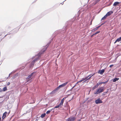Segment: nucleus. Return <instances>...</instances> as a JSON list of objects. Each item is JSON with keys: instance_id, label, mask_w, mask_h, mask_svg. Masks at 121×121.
<instances>
[{"instance_id": "obj_26", "label": "nucleus", "mask_w": 121, "mask_h": 121, "mask_svg": "<svg viewBox=\"0 0 121 121\" xmlns=\"http://www.w3.org/2000/svg\"><path fill=\"white\" fill-rule=\"evenodd\" d=\"M59 107H59V105H58L55 106L54 108H59Z\"/></svg>"}, {"instance_id": "obj_3", "label": "nucleus", "mask_w": 121, "mask_h": 121, "mask_svg": "<svg viewBox=\"0 0 121 121\" xmlns=\"http://www.w3.org/2000/svg\"><path fill=\"white\" fill-rule=\"evenodd\" d=\"M35 73L34 72L32 73L26 78V79L27 82L31 80L32 78L34 77V76H35V75L34 74Z\"/></svg>"}, {"instance_id": "obj_14", "label": "nucleus", "mask_w": 121, "mask_h": 121, "mask_svg": "<svg viewBox=\"0 0 121 121\" xmlns=\"http://www.w3.org/2000/svg\"><path fill=\"white\" fill-rule=\"evenodd\" d=\"M100 26H99L97 27H95V28L93 29H92V31H94L97 30L98 28H99Z\"/></svg>"}, {"instance_id": "obj_28", "label": "nucleus", "mask_w": 121, "mask_h": 121, "mask_svg": "<svg viewBox=\"0 0 121 121\" xmlns=\"http://www.w3.org/2000/svg\"><path fill=\"white\" fill-rule=\"evenodd\" d=\"M108 15L107 14H106L104 16V17H105L106 18L108 16Z\"/></svg>"}, {"instance_id": "obj_29", "label": "nucleus", "mask_w": 121, "mask_h": 121, "mask_svg": "<svg viewBox=\"0 0 121 121\" xmlns=\"http://www.w3.org/2000/svg\"><path fill=\"white\" fill-rule=\"evenodd\" d=\"M82 80H80L78 82H77V83H79V82H82Z\"/></svg>"}, {"instance_id": "obj_11", "label": "nucleus", "mask_w": 121, "mask_h": 121, "mask_svg": "<svg viewBox=\"0 0 121 121\" xmlns=\"http://www.w3.org/2000/svg\"><path fill=\"white\" fill-rule=\"evenodd\" d=\"M101 84V83L100 82H98L97 83L96 85L94 87V89H95L96 88H97Z\"/></svg>"}, {"instance_id": "obj_21", "label": "nucleus", "mask_w": 121, "mask_h": 121, "mask_svg": "<svg viewBox=\"0 0 121 121\" xmlns=\"http://www.w3.org/2000/svg\"><path fill=\"white\" fill-rule=\"evenodd\" d=\"M108 82V81H106L104 82H100L101 84H105L106 83H107Z\"/></svg>"}, {"instance_id": "obj_5", "label": "nucleus", "mask_w": 121, "mask_h": 121, "mask_svg": "<svg viewBox=\"0 0 121 121\" xmlns=\"http://www.w3.org/2000/svg\"><path fill=\"white\" fill-rule=\"evenodd\" d=\"M102 101L101 100L100 98L98 99L95 101V102L96 104H100L102 103Z\"/></svg>"}, {"instance_id": "obj_38", "label": "nucleus", "mask_w": 121, "mask_h": 121, "mask_svg": "<svg viewBox=\"0 0 121 121\" xmlns=\"http://www.w3.org/2000/svg\"><path fill=\"white\" fill-rule=\"evenodd\" d=\"M44 52V51H43V52Z\"/></svg>"}, {"instance_id": "obj_22", "label": "nucleus", "mask_w": 121, "mask_h": 121, "mask_svg": "<svg viewBox=\"0 0 121 121\" xmlns=\"http://www.w3.org/2000/svg\"><path fill=\"white\" fill-rule=\"evenodd\" d=\"M63 104L60 103L58 105H59V107H61L62 106H63Z\"/></svg>"}, {"instance_id": "obj_4", "label": "nucleus", "mask_w": 121, "mask_h": 121, "mask_svg": "<svg viewBox=\"0 0 121 121\" xmlns=\"http://www.w3.org/2000/svg\"><path fill=\"white\" fill-rule=\"evenodd\" d=\"M75 119V117H70L67 119L66 120V121H74Z\"/></svg>"}, {"instance_id": "obj_9", "label": "nucleus", "mask_w": 121, "mask_h": 121, "mask_svg": "<svg viewBox=\"0 0 121 121\" xmlns=\"http://www.w3.org/2000/svg\"><path fill=\"white\" fill-rule=\"evenodd\" d=\"M58 89H59L58 88H57V87L55 89L52 91L50 93V94H52L56 93Z\"/></svg>"}, {"instance_id": "obj_25", "label": "nucleus", "mask_w": 121, "mask_h": 121, "mask_svg": "<svg viewBox=\"0 0 121 121\" xmlns=\"http://www.w3.org/2000/svg\"><path fill=\"white\" fill-rule=\"evenodd\" d=\"M105 18H105V17H104V16L102 18H101V20H104V19H105Z\"/></svg>"}, {"instance_id": "obj_23", "label": "nucleus", "mask_w": 121, "mask_h": 121, "mask_svg": "<svg viewBox=\"0 0 121 121\" xmlns=\"http://www.w3.org/2000/svg\"><path fill=\"white\" fill-rule=\"evenodd\" d=\"M99 32H100V31H97L94 34V35H95V34H98L99 33Z\"/></svg>"}, {"instance_id": "obj_31", "label": "nucleus", "mask_w": 121, "mask_h": 121, "mask_svg": "<svg viewBox=\"0 0 121 121\" xmlns=\"http://www.w3.org/2000/svg\"><path fill=\"white\" fill-rule=\"evenodd\" d=\"M113 66V65H110V66L109 67L110 68H111L112 66Z\"/></svg>"}, {"instance_id": "obj_8", "label": "nucleus", "mask_w": 121, "mask_h": 121, "mask_svg": "<svg viewBox=\"0 0 121 121\" xmlns=\"http://www.w3.org/2000/svg\"><path fill=\"white\" fill-rule=\"evenodd\" d=\"M7 113V112H5L3 114L2 116V120L4 119L6 117V114Z\"/></svg>"}, {"instance_id": "obj_2", "label": "nucleus", "mask_w": 121, "mask_h": 121, "mask_svg": "<svg viewBox=\"0 0 121 121\" xmlns=\"http://www.w3.org/2000/svg\"><path fill=\"white\" fill-rule=\"evenodd\" d=\"M104 90V88L103 87H101L98 88L96 91L94 92L95 94H98L103 92Z\"/></svg>"}, {"instance_id": "obj_20", "label": "nucleus", "mask_w": 121, "mask_h": 121, "mask_svg": "<svg viewBox=\"0 0 121 121\" xmlns=\"http://www.w3.org/2000/svg\"><path fill=\"white\" fill-rule=\"evenodd\" d=\"M17 76V74H16L15 75L13 76L12 78L13 79H14L15 78H16Z\"/></svg>"}, {"instance_id": "obj_35", "label": "nucleus", "mask_w": 121, "mask_h": 121, "mask_svg": "<svg viewBox=\"0 0 121 121\" xmlns=\"http://www.w3.org/2000/svg\"><path fill=\"white\" fill-rule=\"evenodd\" d=\"M117 42H116V41H115L114 42V43H115Z\"/></svg>"}, {"instance_id": "obj_24", "label": "nucleus", "mask_w": 121, "mask_h": 121, "mask_svg": "<svg viewBox=\"0 0 121 121\" xmlns=\"http://www.w3.org/2000/svg\"><path fill=\"white\" fill-rule=\"evenodd\" d=\"M64 101L63 100L61 99V102H60V103L63 104V103L64 102Z\"/></svg>"}, {"instance_id": "obj_15", "label": "nucleus", "mask_w": 121, "mask_h": 121, "mask_svg": "<svg viewBox=\"0 0 121 121\" xmlns=\"http://www.w3.org/2000/svg\"><path fill=\"white\" fill-rule=\"evenodd\" d=\"M119 79V78H114L113 80V81L114 82H115L116 81L118 80Z\"/></svg>"}, {"instance_id": "obj_7", "label": "nucleus", "mask_w": 121, "mask_h": 121, "mask_svg": "<svg viewBox=\"0 0 121 121\" xmlns=\"http://www.w3.org/2000/svg\"><path fill=\"white\" fill-rule=\"evenodd\" d=\"M67 82H65L60 85H59L58 87H57V88L59 89L60 88L65 86L67 84Z\"/></svg>"}, {"instance_id": "obj_37", "label": "nucleus", "mask_w": 121, "mask_h": 121, "mask_svg": "<svg viewBox=\"0 0 121 121\" xmlns=\"http://www.w3.org/2000/svg\"><path fill=\"white\" fill-rule=\"evenodd\" d=\"M94 35V34L93 35L91 36H93Z\"/></svg>"}, {"instance_id": "obj_36", "label": "nucleus", "mask_w": 121, "mask_h": 121, "mask_svg": "<svg viewBox=\"0 0 121 121\" xmlns=\"http://www.w3.org/2000/svg\"><path fill=\"white\" fill-rule=\"evenodd\" d=\"M1 117H0V121H1Z\"/></svg>"}, {"instance_id": "obj_16", "label": "nucleus", "mask_w": 121, "mask_h": 121, "mask_svg": "<svg viewBox=\"0 0 121 121\" xmlns=\"http://www.w3.org/2000/svg\"><path fill=\"white\" fill-rule=\"evenodd\" d=\"M121 41V37L117 39L116 40V42H119Z\"/></svg>"}, {"instance_id": "obj_19", "label": "nucleus", "mask_w": 121, "mask_h": 121, "mask_svg": "<svg viewBox=\"0 0 121 121\" xmlns=\"http://www.w3.org/2000/svg\"><path fill=\"white\" fill-rule=\"evenodd\" d=\"M52 109H50V110H48L47 111V112H46V114H48L49 113H50V112L52 111Z\"/></svg>"}, {"instance_id": "obj_30", "label": "nucleus", "mask_w": 121, "mask_h": 121, "mask_svg": "<svg viewBox=\"0 0 121 121\" xmlns=\"http://www.w3.org/2000/svg\"><path fill=\"white\" fill-rule=\"evenodd\" d=\"M3 91L2 90L1 88H0V92H1Z\"/></svg>"}, {"instance_id": "obj_13", "label": "nucleus", "mask_w": 121, "mask_h": 121, "mask_svg": "<svg viewBox=\"0 0 121 121\" xmlns=\"http://www.w3.org/2000/svg\"><path fill=\"white\" fill-rule=\"evenodd\" d=\"M113 13V12L111 11L108 12L107 14L108 15V16L110 15Z\"/></svg>"}, {"instance_id": "obj_1", "label": "nucleus", "mask_w": 121, "mask_h": 121, "mask_svg": "<svg viewBox=\"0 0 121 121\" xmlns=\"http://www.w3.org/2000/svg\"><path fill=\"white\" fill-rule=\"evenodd\" d=\"M42 53V52H39L38 55V56L37 57L32 61L30 65V68H31L33 67L34 64L35 63V61H37L38 59H39L40 55Z\"/></svg>"}, {"instance_id": "obj_10", "label": "nucleus", "mask_w": 121, "mask_h": 121, "mask_svg": "<svg viewBox=\"0 0 121 121\" xmlns=\"http://www.w3.org/2000/svg\"><path fill=\"white\" fill-rule=\"evenodd\" d=\"M104 70L103 69L101 70H99L98 72V73H100L101 74H102L104 72Z\"/></svg>"}, {"instance_id": "obj_18", "label": "nucleus", "mask_w": 121, "mask_h": 121, "mask_svg": "<svg viewBox=\"0 0 121 121\" xmlns=\"http://www.w3.org/2000/svg\"><path fill=\"white\" fill-rule=\"evenodd\" d=\"M46 115V113H44L43 114H42L40 116V117L41 118H43L44 117L45 115Z\"/></svg>"}, {"instance_id": "obj_17", "label": "nucleus", "mask_w": 121, "mask_h": 121, "mask_svg": "<svg viewBox=\"0 0 121 121\" xmlns=\"http://www.w3.org/2000/svg\"><path fill=\"white\" fill-rule=\"evenodd\" d=\"M7 88L6 86L4 87L3 89V91H5L7 90Z\"/></svg>"}, {"instance_id": "obj_12", "label": "nucleus", "mask_w": 121, "mask_h": 121, "mask_svg": "<svg viewBox=\"0 0 121 121\" xmlns=\"http://www.w3.org/2000/svg\"><path fill=\"white\" fill-rule=\"evenodd\" d=\"M120 3L119 2H114V3L113 4V5L115 6H116L117 5H118L119 4H120Z\"/></svg>"}, {"instance_id": "obj_27", "label": "nucleus", "mask_w": 121, "mask_h": 121, "mask_svg": "<svg viewBox=\"0 0 121 121\" xmlns=\"http://www.w3.org/2000/svg\"><path fill=\"white\" fill-rule=\"evenodd\" d=\"M67 97H65L64 98H63V99H62V100H63L64 101V100Z\"/></svg>"}, {"instance_id": "obj_33", "label": "nucleus", "mask_w": 121, "mask_h": 121, "mask_svg": "<svg viewBox=\"0 0 121 121\" xmlns=\"http://www.w3.org/2000/svg\"><path fill=\"white\" fill-rule=\"evenodd\" d=\"M10 74H11V73H10V74H9V75L8 77L7 78H8L9 77H10Z\"/></svg>"}, {"instance_id": "obj_6", "label": "nucleus", "mask_w": 121, "mask_h": 121, "mask_svg": "<svg viewBox=\"0 0 121 121\" xmlns=\"http://www.w3.org/2000/svg\"><path fill=\"white\" fill-rule=\"evenodd\" d=\"M93 74L91 75V76L89 78H88V77L90 76L89 75L88 76L84 78H83L82 79V81H84L85 80V81H84V82H85L87 80L90 79L91 76H93Z\"/></svg>"}, {"instance_id": "obj_32", "label": "nucleus", "mask_w": 121, "mask_h": 121, "mask_svg": "<svg viewBox=\"0 0 121 121\" xmlns=\"http://www.w3.org/2000/svg\"><path fill=\"white\" fill-rule=\"evenodd\" d=\"M10 83L9 82H8L7 83V85H9L10 84Z\"/></svg>"}, {"instance_id": "obj_34", "label": "nucleus", "mask_w": 121, "mask_h": 121, "mask_svg": "<svg viewBox=\"0 0 121 121\" xmlns=\"http://www.w3.org/2000/svg\"><path fill=\"white\" fill-rule=\"evenodd\" d=\"M3 97V96H0V98H2Z\"/></svg>"}]
</instances>
